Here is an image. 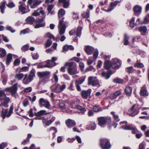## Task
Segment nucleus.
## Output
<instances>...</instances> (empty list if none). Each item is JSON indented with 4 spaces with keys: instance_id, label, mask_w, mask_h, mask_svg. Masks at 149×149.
Wrapping results in <instances>:
<instances>
[{
    "instance_id": "obj_1",
    "label": "nucleus",
    "mask_w": 149,
    "mask_h": 149,
    "mask_svg": "<svg viewBox=\"0 0 149 149\" xmlns=\"http://www.w3.org/2000/svg\"><path fill=\"white\" fill-rule=\"evenodd\" d=\"M65 65L69 67L68 68V72L70 74L73 75L78 73L76 67L77 65L75 63H66Z\"/></svg>"
},
{
    "instance_id": "obj_2",
    "label": "nucleus",
    "mask_w": 149,
    "mask_h": 149,
    "mask_svg": "<svg viewBox=\"0 0 149 149\" xmlns=\"http://www.w3.org/2000/svg\"><path fill=\"white\" fill-rule=\"evenodd\" d=\"M98 124L101 127H104L107 123L110 124L111 123V118L109 116L100 117L97 118Z\"/></svg>"
},
{
    "instance_id": "obj_3",
    "label": "nucleus",
    "mask_w": 149,
    "mask_h": 149,
    "mask_svg": "<svg viewBox=\"0 0 149 149\" xmlns=\"http://www.w3.org/2000/svg\"><path fill=\"white\" fill-rule=\"evenodd\" d=\"M100 144L102 149H110L111 147L109 140L107 139H101Z\"/></svg>"
},
{
    "instance_id": "obj_4",
    "label": "nucleus",
    "mask_w": 149,
    "mask_h": 149,
    "mask_svg": "<svg viewBox=\"0 0 149 149\" xmlns=\"http://www.w3.org/2000/svg\"><path fill=\"white\" fill-rule=\"evenodd\" d=\"M65 87L66 85L64 84L61 86L59 84H56L51 86V89L53 92L60 93L65 89Z\"/></svg>"
},
{
    "instance_id": "obj_5",
    "label": "nucleus",
    "mask_w": 149,
    "mask_h": 149,
    "mask_svg": "<svg viewBox=\"0 0 149 149\" xmlns=\"http://www.w3.org/2000/svg\"><path fill=\"white\" fill-rule=\"evenodd\" d=\"M65 25L63 20V18H62L59 21L58 30L59 34L62 35L65 32Z\"/></svg>"
},
{
    "instance_id": "obj_6",
    "label": "nucleus",
    "mask_w": 149,
    "mask_h": 149,
    "mask_svg": "<svg viewBox=\"0 0 149 149\" xmlns=\"http://www.w3.org/2000/svg\"><path fill=\"white\" fill-rule=\"evenodd\" d=\"M13 109V107L11 106L10 107L8 114V111L7 109H4L2 110L1 113V116L2 117L3 119H4L6 116L8 117L10 116L12 113Z\"/></svg>"
},
{
    "instance_id": "obj_7",
    "label": "nucleus",
    "mask_w": 149,
    "mask_h": 149,
    "mask_svg": "<svg viewBox=\"0 0 149 149\" xmlns=\"http://www.w3.org/2000/svg\"><path fill=\"white\" fill-rule=\"evenodd\" d=\"M39 105L40 107H44L47 109H49L50 106L49 102L43 98H41L40 99Z\"/></svg>"
},
{
    "instance_id": "obj_8",
    "label": "nucleus",
    "mask_w": 149,
    "mask_h": 149,
    "mask_svg": "<svg viewBox=\"0 0 149 149\" xmlns=\"http://www.w3.org/2000/svg\"><path fill=\"white\" fill-rule=\"evenodd\" d=\"M88 84L95 86L99 84V82L96 77H90L88 78Z\"/></svg>"
},
{
    "instance_id": "obj_9",
    "label": "nucleus",
    "mask_w": 149,
    "mask_h": 149,
    "mask_svg": "<svg viewBox=\"0 0 149 149\" xmlns=\"http://www.w3.org/2000/svg\"><path fill=\"white\" fill-rule=\"evenodd\" d=\"M57 59V58L55 57H52L51 60H48L46 61L47 64L46 66L48 68H50L55 66L56 64L55 62Z\"/></svg>"
},
{
    "instance_id": "obj_10",
    "label": "nucleus",
    "mask_w": 149,
    "mask_h": 149,
    "mask_svg": "<svg viewBox=\"0 0 149 149\" xmlns=\"http://www.w3.org/2000/svg\"><path fill=\"white\" fill-rule=\"evenodd\" d=\"M50 72L49 71L39 72L37 73L38 76L40 78L47 77L49 78L50 77Z\"/></svg>"
},
{
    "instance_id": "obj_11",
    "label": "nucleus",
    "mask_w": 149,
    "mask_h": 149,
    "mask_svg": "<svg viewBox=\"0 0 149 149\" xmlns=\"http://www.w3.org/2000/svg\"><path fill=\"white\" fill-rule=\"evenodd\" d=\"M17 85L18 84L16 83L12 87L7 88L6 90L7 91L10 92L12 94H15L17 89Z\"/></svg>"
},
{
    "instance_id": "obj_12",
    "label": "nucleus",
    "mask_w": 149,
    "mask_h": 149,
    "mask_svg": "<svg viewBox=\"0 0 149 149\" xmlns=\"http://www.w3.org/2000/svg\"><path fill=\"white\" fill-rule=\"evenodd\" d=\"M134 15L136 16H139L141 13L142 8L141 6L136 5L133 8Z\"/></svg>"
},
{
    "instance_id": "obj_13",
    "label": "nucleus",
    "mask_w": 149,
    "mask_h": 149,
    "mask_svg": "<svg viewBox=\"0 0 149 149\" xmlns=\"http://www.w3.org/2000/svg\"><path fill=\"white\" fill-rule=\"evenodd\" d=\"M112 67L113 68H118L120 65V63L119 61L117 59H114L112 61Z\"/></svg>"
},
{
    "instance_id": "obj_14",
    "label": "nucleus",
    "mask_w": 149,
    "mask_h": 149,
    "mask_svg": "<svg viewBox=\"0 0 149 149\" xmlns=\"http://www.w3.org/2000/svg\"><path fill=\"white\" fill-rule=\"evenodd\" d=\"M65 123L67 126L69 128H71L74 126L76 125L75 122L73 120L68 119L65 121Z\"/></svg>"
},
{
    "instance_id": "obj_15",
    "label": "nucleus",
    "mask_w": 149,
    "mask_h": 149,
    "mask_svg": "<svg viewBox=\"0 0 149 149\" xmlns=\"http://www.w3.org/2000/svg\"><path fill=\"white\" fill-rule=\"evenodd\" d=\"M91 92V89H88L87 91H82V95L83 98L85 99H87L88 97L89 96Z\"/></svg>"
},
{
    "instance_id": "obj_16",
    "label": "nucleus",
    "mask_w": 149,
    "mask_h": 149,
    "mask_svg": "<svg viewBox=\"0 0 149 149\" xmlns=\"http://www.w3.org/2000/svg\"><path fill=\"white\" fill-rule=\"evenodd\" d=\"M140 94L141 95L147 96L148 95V93L147 91L146 86L144 85L141 88L140 92Z\"/></svg>"
},
{
    "instance_id": "obj_17",
    "label": "nucleus",
    "mask_w": 149,
    "mask_h": 149,
    "mask_svg": "<svg viewBox=\"0 0 149 149\" xmlns=\"http://www.w3.org/2000/svg\"><path fill=\"white\" fill-rule=\"evenodd\" d=\"M120 125L123 124H125L122 126V128L124 130H131L133 127L131 125H128L127 122L125 121L120 122Z\"/></svg>"
},
{
    "instance_id": "obj_18",
    "label": "nucleus",
    "mask_w": 149,
    "mask_h": 149,
    "mask_svg": "<svg viewBox=\"0 0 149 149\" xmlns=\"http://www.w3.org/2000/svg\"><path fill=\"white\" fill-rule=\"evenodd\" d=\"M94 50V48L89 46H87L86 47L85 51L88 55L91 54Z\"/></svg>"
},
{
    "instance_id": "obj_19",
    "label": "nucleus",
    "mask_w": 149,
    "mask_h": 149,
    "mask_svg": "<svg viewBox=\"0 0 149 149\" xmlns=\"http://www.w3.org/2000/svg\"><path fill=\"white\" fill-rule=\"evenodd\" d=\"M58 2L63 3V7L64 8H68L70 5L69 0H59Z\"/></svg>"
},
{
    "instance_id": "obj_20",
    "label": "nucleus",
    "mask_w": 149,
    "mask_h": 149,
    "mask_svg": "<svg viewBox=\"0 0 149 149\" xmlns=\"http://www.w3.org/2000/svg\"><path fill=\"white\" fill-rule=\"evenodd\" d=\"M55 120L54 117H52L51 120H47L46 119L43 118L42 119V121L43 123L45 124V125L46 126H49Z\"/></svg>"
},
{
    "instance_id": "obj_21",
    "label": "nucleus",
    "mask_w": 149,
    "mask_h": 149,
    "mask_svg": "<svg viewBox=\"0 0 149 149\" xmlns=\"http://www.w3.org/2000/svg\"><path fill=\"white\" fill-rule=\"evenodd\" d=\"M19 3H21V5L19 6V10L23 13H26V5L22 2H20Z\"/></svg>"
},
{
    "instance_id": "obj_22",
    "label": "nucleus",
    "mask_w": 149,
    "mask_h": 149,
    "mask_svg": "<svg viewBox=\"0 0 149 149\" xmlns=\"http://www.w3.org/2000/svg\"><path fill=\"white\" fill-rule=\"evenodd\" d=\"M74 49V48L72 45H65L63 47L62 52H64L69 50H73Z\"/></svg>"
},
{
    "instance_id": "obj_23",
    "label": "nucleus",
    "mask_w": 149,
    "mask_h": 149,
    "mask_svg": "<svg viewBox=\"0 0 149 149\" xmlns=\"http://www.w3.org/2000/svg\"><path fill=\"white\" fill-rule=\"evenodd\" d=\"M2 100H3V103H2V104L6 107H8V104L10 101L9 98L6 96V97L2 98Z\"/></svg>"
},
{
    "instance_id": "obj_24",
    "label": "nucleus",
    "mask_w": 149,
    "mask_h": 149,
    "mask_svg": "<svg viewBox=\"0 0 149 149\" xmlns=\"http://www.w3.org/2000/svg\"><path fill=\"white\" fill-rule=\"evenodd\" d=\"M119 3V1H116L111 3L110 4L111 7L108 8L107 11L109 12L113 10V7L116 6Z\"/></svg>"
},
{
    "instance_id": "obj_25",
    "label": "nucleus",
    "mask_w": 149,
    "mask_h": 149,
    "mask_svg": "<svg viewBox=\"0 0 149 149\" xmlns=\"http://www.w3.org/2000/svg\"><path fill=\"white\" fill-rule=\"evenodd\" d=\"M35 19L31 16L29 17H27L26 21V23L28 24H32L35 21Z\"/></svg>"
},
{
    "instance_id": "obj_26",
    "label": "nucleus",
    "mask_w": 149,
    "mask_h": 149,
    "mask_svg": "<svg viewBox=\"0 0 149 149\" xmlns=\"http://www.w3.org/2000/svg\"><path fill=\"white\" fill-rule=\"evenodd\" d=\"M12 58L13 56L12 54H9L7 55L6 60V63L7 65H8L10 64Z\"/></svg>"
},
{
    "instance_id": "obj_27",
    "label": "nucleus",
    "mask_w": 149,
    "mask_h": 149,
    "mask_svg": "<svg viewBox=\"0 0 149 149\" xmlns=\"http://www.w3.org/2000/svg\"><path fill=\"white\" fill-rule=\"evenodd\" d=\"M134 105H133L130 110V113L129 114L130 116H134L138 113V112L136 110L134 109Z\"/></svg>"
},
{
    "instance_id": "obj_28",
    "label": "nucleus",
    "mask_w": 149,
    "mask_h": 149,
    "mask_svg": "<svg viewBox=\"0 0 149 149\" xmlns=\"http://www.w3.org/2000/svg\"><path fill=\"white\" fill-rule=\"evenodd\" d=\"M147 30L146 27L145 26H141L139 28V31L141 33V35H144Z\"/></svg>"
},
{
    "instance_id": "obj_29",
    "label": "nucleus",
    "mask_w": 149,
    "mask_h": 149,
    "mask_svg": "<svg viewBox=\"0 0 149 149\" xmlns=\"http://www.w3.org/2000/svg\"><path fill=\"white\" fill-rule=\"evenodd\" d=\"M24 77L22 80V82L24 84H28L31 81V80L29 79V78L28 77V75L27 74H25Z\"/></svg>"
},
{
    "instance_id": "obj_30",
    "label": "nucleus",
    "mask_w": 149,
    "mask_h": 149,
    "mask_svg": "<svg viewBox=\"0 0 149 149\" xmlns=\"http://www.w3.org/2000/svg\"><path fill=\"white\" fill-rule=\"evenodd\" d=\"M132 88L130 86L127 87L125 89V92L126 95L127 96H130L131 94Z\"/></svg>"
},
{
    "instance_id": "obj_31",
    "label": "nucleus",
    "mask_w": 149,
    "mask_h": 149,
    "mask_svg": "<svg viewBox=\"0 0 149 149\" xmlns=\"http://www.w3.org/2000/svg\"><path fill=\"white\" fill-rule=\"evenodd\" d=\"M41 2V1H38L37 0H34L31 4V7L32 8H34L39 5Z\"/></svg>"
},
{
    "instance_id": "obj_32",
    "label": "nucleus",
    "mask_w": 149,
    "mask_h": 149,
    "mask_svg": "<svg viewBox=\"0 0 149 149\" xmlns=\"http://www.w3.org/2000/svg\"><path fill=\"white\" fill-rule=\"evenodd\" d=\"M24 75L22 73H17L15 75V78L18 80H22L24 77Z\"/></svg>"
},
{
    "instance_id": "obj_33",
    "label": "nucleus",
    "mask_w": 149,
    "mask_h": 149,
    "mask_svg": "<svg viewBox=\"0 0 149 149\" xmlns=\"http://www.w3.org/2000/svg\"><path fill=\"white\" fill-rule=\"evenodd\" d=\"M48 113L46 112V111L44 110H41L38 111L35 113V115L39 116H43L48 114Z\"/></svg>"
},
{
    "instance_id": "obj_34",
    "label": "nucleus",
    "mask_w": 149,
    "mask_h": 149,
    "mask_svg": "<svg viewBox=\"0 0 149 149\" xmlns=\"http://www.w3.org/2000/svg\"><path fill=\"white\" fill-rule=\"evenodd\" d=\"M35 71L34 69L32 70L28 77L29 79L31 81L33 79V77L35 76Z\"/></svg>"
},
{
    "instance_id": "obj_35",
    "label": "nucleus",
    "mask_w": 149,
    "mask_h": 149,
    "mask_svg": "<svg viewBox=\"0 0 149 149\" xmlns=\"http://www.w3.org/2000/svg\"><path fill=\"white\" fill-rule=\"evenodd\" d=\"M111 67H112L111 63L109 61H106L104 63V68L107 69H109Z\"/></svg>"
},
{
    "instance_id": "obj_36",
    "label": "nucleus",
    "mask_w": 149,
    "mask_h": 149,
    "mask_svg": "<svg viewBox=\"0 0 149 149\" xmlns=\"http://www.w3.org/2000/svg\"><path fill=\"white\" fill-rule=\"evenodd\" d=\"M6 52L5 49L0 48V57H3L6 56Z\"/></svg>"
},
{
    "instance_id": "obj_37",
    "label": "nucleus",
    "mask_w": 149,
    "mask_h": 149,
    "mask_svg": "<svg viewBox=\"0 0 149 149\" xmlns=\"http://www.w3.org/2000/svg\"><path fill=\"white\" fill-rule=\"evenodd\" d=\"M85 79V77H82L76 80V84H77V83L79 84H82L84 81Z\"/></svg>"
},
{
    "instance_id": "obj_38",
    "label": "nucleus",
    "mask_w": 149,
    "mask_h": 149,
    "mask_svg": "<svg viewBox=\"0 0 149 149\" xmlns=\"http://www.w3.org/2000/svg\"><path fill=\"white\" fill-rule=\"evenodd\" d=\"M65 14V11L63 9H60L58 12V15L59 18L62 17Z\"/></svg>"
},
{
    "instance_id": "obj_39",
    "label": "nucleus",
    "mask_w": 149,
    "mask_h": 149,
    "mask_svg": "<svg viewBox=\"0 0 149 149\" xmlns=\"http://www.w3.org/2000/svg\"><path fill=\"white\" fill-rule=\"evenodd\" d=\"M6 3L3 2L1 3L0 4V9L2 13L3 14L4 13V10L5 8V4Z\"/></svg>"
},
{
    "instance_id": "obj_40",
    "label": "nucleus",
    "mask_w": 149,
    "mask_h": 149,
    "mask_svg": "<svg viewBox=\"0 0 149 149\" xmlns=\"http://www.w3.org/2000/svg\"><path fill=\"white\" fill-rule=\"evenodd\" d=\"M102 75L106 79H108L110 76V75L109 73L108 72H102Z\"/></svg>"
},
{
    "instance_id": "obj_41",
    "label": "nucleus",
    "mask_w": 149,
    "mask_h": 149,
    "mask_svg": "<svg viewBox=\"0 0 149 149\" xmlns=\"http://www.w3.org/2000/svg\"><path fill=\"white\" fill-rule=\"evenodd\" d=\"M129 39V37L127 35L125 34V37L124 39V44L125 45H127L129 44L128 40Z\"/></svg>"
},
{
    "instance_id": "obj_42",
    "label": "nucleus",
    "mask_w": 149,
    "mask_h": 149,
    "mask_svg": "<svg viewBox=\"0 0 149 149\" xmlns=\"http://www.w3.org/2000/svg\"><path fill=\"white\" fill-rule=\"evenodd\" d=\"M76 109L79 110L83 113H84L86 111V109L84 107L79 105H78Z\"/></svg>"
},
{
    "instance_id": "obj_43",
    "label": "nucleus",
    "mask_w": 149,
    "mask_h": 149,
    "mask_svg": "<svg viewBox=\"0 0 149 149\" xmlns=\"http://www.w3.org/2000/svg\"><path fill=\"white\" fill-rule=\"evenodd\" d=\"M94 111L95 112H98L101 111L102 110V109L100 107L98 106H94L93 107Z\"/></svg>"
},
{
    "instance_id": "obj_44",
    "label": "nucleus",
    "mask_w": 149,
    "mask_h": 149,
    "mask_svg": "<svg viewBox=\"0 0 149 149\" xmlns=\"http://www.w3.org/2000/svg\"><path fill=\"white\" fill-rule=\"evenodd\" d=\"M113 81L115 83L120 84L123 83L124 82L123 79L119 78H116L114 79Z\"/></svg>"
},
{
    "instance_id": "obj_45",
    "label": "nucleus",
    "mask_w": 149,
    "mask_h": 149,
    "mask_svg": "<svg viewBox=\"0 0 149 149\" xmlns=\"http://www.w3.org/2000/svg\"><path fill=\"white\" fill-rule=\"evenodd\" d=\"M82 28L80 26L78 27L77 28L76 36H80L81 35Z\"/></svg>"
},
{
    "instance_id": "obj_46",
    "label": "nucleus",
    "mask_w": 149,
    "mask_h": 149,
    "mask_svg": "<svg viewBox=\"0 0 149 149\" xmlns=\"http://www.w3.org/2000/svg\"><path fill=\"white\" fill-rule=\"evenodd\" d=\"M45 22L42 23H38L34 26V28L37 29L43 27L45 26Z\"/></svg>"
},
{
    "instance_id": "obj_47",
    "label": "nucleus",
    "mask_w": 149,
    "mask_h": 149,
    "mask_svg": "<svg viewBox=\"0 0 149 149\" xmlns=\"http://www.w3.org/2000/svg\"><path fill=\"white\" fill-rule=\"evenodd\" d=\"M134 66L135 67L142 68L144 67V65L142 63L137 62L135 64Z\"/></svg>"
},
{
    "instance_id": "obj_48",
    "label": "nucleus",
    "mask_w": 149,
    "mask_h": 149,
    "mask_svg": "<svg viewBox=\"0 0 149 149\" xmlns=\"http://www.w3.org/2000/svg\"><path fill=\"white\" fill-rule=\"evenodd\" d=\"M52 43V41L50 39L48 40L45 44V48H47L50 46Z\"/></svg>"
},
{
    "instance_id": "obj_49",
    "label": "nucleus",
    "mask_w": 149,
    "mask_h": 149,
    "mask_svg": "<svg viewBox=\"0 0 149 149\" xmlns=\"http://www.w3.org/2000/svg\"><path fill=\"white\" fill-rule=\"evenodd\" d=\"M111 114L113 116V117L117 121H119V120L118 115L116 114L113 111L111 112Z\"/></svg>"
},
{
    "instance_id": "obj_50",
    "label": "nucleus",
    "mask_w": 149,
    "mask_h": 149,
    "mask_svg": "<svg viewBox=\"0 0 149 149\" xmlns=\"http://www.w3.org/2000/svg\"><path fill=\"white\" fill-rule=\"evenodd\" d=\"M59 108L61 109H64L66 108V106L65 104L63 102H60L59 104Z\"/></svg>"
},
{
    "instance_id": "obj_51",
    "label": "nucleus",
    "mask_w": 149,
    "mask_h": 149,
    "mask_svg": "<svg viewBox=\"0 0 149 149\" xmlns=\"http://www.w3.org/2000/svg\"><path fill=\"white\" fill-rule=\"evenodd\" d=\"M45 37L50 38H52L53 39H55L54 36L49 33H46L45 35Z\"/></svg>"
},
{
    "instance_id": "obj_52",
    "label": "nucleus",
    "mask_w": 149,
    "mask_h": 149,
    "mask_svg": "<svg viewBox=\"0 0 149 149\" xmlns=\"http://www.w3.org/2000/svg\"><path fill=\"white\" fill-rule=\"evenodd\" d=\"M52 80V81H54L56 82L58 81V77L55 73L53 74V76Z\"/></svg>"
},
{
    "instance_id": "obj_53",
    "label": "nucleus",
    "mask_w": 149,
    "mask_h": 149,
    "mask_svg": "<svg viewBox=\"0 0 149 149\" xmlns=\"http://www.w3.org/2000/svg\"><path fill=\"white\" fill-rule=\"evenodd\" d=\"M135 19V17H133L130 22V26L132 28H133L134 27Z\"/></svg>"
},
{
    "instance_id": "obj_54",
    "label": "nucleus",
    "mask_w": 149,
    "mask_h": 149,
    "mask_svg": "<svg viewBox=\"0 0 149 149\" xmlns=\"http://www.w3.org/2000/svg\"><path fill=\"white\" fill-rule=\"evenodd\" d=\"M90 11L85 13L82 14V17L84 18H88L89 17Z\"/></svg>"
},
{
    "instance_id": "obj_55",
    "label": "nucleus",
    "mask_w": 149,
    "mask_h": 149,
    "mask_svg": "<svg viewBox=\"0 0 149 149\" xmlns=\"http://www.w3.org/2000/svg\"><path fill=\"white\" fill-rule=\"evenodd\" d=\"M29 70V68L28 67L25 66L23 67L20 68V70L19 71V72H26L28 71Z\"/></svg>"
},
{
    "instance_id": "obj_56",
    "label": "nucleus",
    "mask_w": 149,
    "mask_h": 149,
    "mask_svg": "<svg viewBox=\"0 0 149 149\" xmlns=\"http://www.w3.org/2000/svg\"><path fill=\"white\" fill-rule=\"evenodd\" d=\"M29 44H27L24 46H23L21 48V49L24 51L27 50L29 48Z\"/></svg>"
},
{
    "instance_id": "obj_57",
    "label": "nucleus",
    "mask_w": 149,
    "mask_h": 149,
    "mask_svg": "<svg viewBox=\"0 0 149 149\" xmlns=\"http://www.w3.org/2000/svg\"><path fill=\"white\" fill-rule=\"evenodd\" d=\"M7 30L10 31L11 32L13 33L15 31V30L11 26H7L6 27Z\"/></svg>"
},
{
    "instance_id": "obj_58",
    "label": "nucleus",
    "mask_w": 149,
    "mask_h": 149,
    "mask_svg": "<svg viewBox=\"0 0 149 149\" xmlns=\"http://www.w3.org/2000/svg\"><path fill=\"white\" fill-rule=\"evenodd\" d=\"M149 22V16H146L144 18V21L142 23L147 24Z\"/></svg>"
},
{
    "instance_id": "obj_59",
    "label": "nucleus",
    "mask_w": 149,
    "mask_h": 149,
    "mask_svg": "<svg viewBox=\"0 0 149 149\" xmlns=\"http://www.w3.org/2000/svg\"><path fill=\"white\" fill-rule=\"evenodd\" d=\"M77 103L78 102L77 101L73 102L71 104L72 107L74 109H76L78 106Z\"/></svg>"
},
{
    "instance_id": "obj_60",
    "label": "nucleus",
    "mask_w": 149,
    "mask_h": 149,
    "mask_svg": "<svg viewBox=\"0 0 149 149\" xmlns=\"http://www.w3.org/2000/svg\"><path fill=\"white\" fill-rule=\"evenodd\" d=\"M20 60L19 59H16L14 61L13 64L15 66L18 65L20 63Z\"/></svg>"
},
{
    "instance_id": "obj_61",
    "label": "nucleus",
    "mask_w": 149,
    "mask_h": 149,
    "mask_svg": "<svg viewBox=\"0 0 149 149\" xmlns=\"http://www.w3.org/2000/svg\"><path fill=\"white\" fill-rule=\"evenodd\" d=\"M6 95L5 93L3 91H0V98H1V99H2V98L6 97Z\"/></svg>"
},
{
    "instance_id": "obj_62",
    "label": "nucleus",
    "mask_w": 149,
    "mask_h": 149,
    "mask_svg": "<svg viewBox=\"0 0 149 149\" xmlns=\"http://www.w3.org/2000/svg\"><path fill=\"white\" fill-rule=\"evenodd\" d=\"M90 129L91 130H94L95 128V124L94 122H92L90 125Z\"/></svg>"
},
{
    "instance_id": "obj_63",
    "label": "nucleus",
    "mask_w": 149,
    "mask_h": 149,
    "mask_svg": "<svg viewBox=\"0 0 149 149\" xmlns=\"http://www.w3.org/2000/svg\"><path fill=\"white\" fill-rule=\"evenodd\" d=\"M73 15L72 16L73 18L74 19H77L79 18V15L76 13L74 12L72 13Z\"/></svg>"
},
{
    "instance_id": "obj_64",
    "label": "nucleus",
    "mask_w": 149,
    "mask_h": 149,
    "mask_svg": "<svg viewBox=\"0 0 149 149\" xmlns=\"http://www.w3.org/2000/svg\"><path fill=\"white\" fill-rule=\"evenodd\" d=\"M29 29L28 28L26 29H24L20 32V34L21 35L22 34H25L26 33H27L29 32Z\"/></svg>"
}]
</instances>
